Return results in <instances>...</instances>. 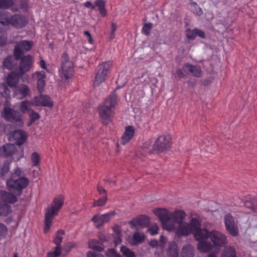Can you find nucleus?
<instances>
[{
    "instance_id": "nucleus-1",
    "label": "nucleus",
    "mask_w": 257,
    "mask_h": 257,
    "mask_svg": "<svg viewBox=\"0 0 257 257\" xmlns=\"http://www.w3.org/2000/svg\"><path fill=\"white\" fill-rule=\"evenodd\" d=\"M154 213L158 217L165 229L174 230L177 224L178 227L176 229V234L178 236H187L192 234L188 222L183 221L186 215L183 210H177L171 213L165 208H158L154 210Z\"/></svg>"
},
{
    "instance_id": "nucleus-2",
    "label": "nucleus",
    "mask_w": 257,
    "mask_h": 257,
    "mask_svg": "<svg viewBox=\"0 0 257 257\" xmlns=\"http://www.w3.org/2000/svg\"><path fill=\"white\" fill-rule=\"evenodd\" d=\"M24 172L22 168H16L14 172L11 174V176L7 180V186L10 192L17 195H21L23 190L29 185L30 181L28 178L23 175Z\"/></svg>"
},
{
    "instance_id": "nucleus-3",
    "label": "nucleus",
    "mask_w": 257,
    "mask_h": 257,
    "mask_svg": "<svg viewBox=\"0 0 257 257\" xmlns=\"http://www.w3.org/2000/svg\"><path fill=\"white\" fill-rule=\"evenodd\" d=\"M117 102V96L115 92H113L105 99L103 103L99 106V115L103 124H107L112 121Z\"/></svg>"
},
{
    "instance_id": "nucleus-4",
    "label": "nucleus",
    "mask_w": 257,
    "mask_h": 257,
    "mask_svg": "<svg viewBox=\"0 0 257 257\" xmlns=\"http://www.w3.org/2000/svg\"><path fill=\"white\" fill-rule=\"evenodd\" d=\"M64 203V197L62 195L55 197L52 204L49 206L45 212L44 232L47 233L49 232L53 220L56 216Z\"/></svg>"
},
{
    "instance_id": "nucleus-5",
    "label": "nucleus",
    "mask_w": 257,
    "mask_h": 257,
    "mask_svg": "<svg viewBox=\"0 0 257 257\" xmlns=\"http://www.w3.org/2000/svg\"><path fill=\"white\" fill-rule=\"evenodd\" d=\"M210 239L213 248L219 250L227 243V237L222 232L217 230H207L202 239Z\"/></svg>"
},
{
    "instance_id": "nucleus-6",
    "label": "nucleus",
    "mask_w": 257,
    "mask_h": 257,
    "mask_svg": "<svg viewBox=\"0 0 257 257\" xmlns=\"http://www.w3.org/2000/svg\"><path fill=\"white\" fill-rule=\"evenodd\" d=\"M74 68L73 62L69 60L66 53H63L61 56V65L59 69V75L62 79L69 80L73 75Z\"/></svg>"
},
{
    "instance_id": "nucleus-7",
    "label": "nucleus",
    "mask_w": 257,
    "mask_h": 257,
    "mask_svg": "<svg viewBox=\"0 0 257 257\" xmlns=\"http://www.w3.org/2000/svg\"><path fill=\"white\" fill-rule=\"evenodd\" d=\"M111 65V62H104L98 65L93 81L95 86H98L106 80Z\"/></svg>"
},
{
    "instance_id": "nucleus-8",
    "label": "nucleus",
    "mask_w": 257,
    "mask_h": 257,
    "mask_svg": "<svg viewBox=\"0 0 257 257\" xmlns=\"http://www.w3.org/2000/svg\"><path fill=\"white\" fill-rule=\"evenodd\" d=\"M171 139L170 136H160L155 142L153 146V150L158 153L166 152L171 146Z\"/></svg>"
},
{
    "instance_id": "nucleus-9",
    "label": "nucleus",
    "mask_w": 257,
    "mask_h": 257,
    "mask_svg": "<svg viewBox=\"0 0 257 257\" xmlns=\"http://www.w3.org/2000/svg\"><path fill=\"white\" fill-rule=\"evenodd\" d=\"M188 224L191 228V232L193 234L195 240L202 239L207 229L201 228L200 220L198 218L192 217Z\"/></svg>"
},
{
    "instance_id": "nucleus-10",
    "label": "nucleus",
    "mask_w": 257,
    "mask_h": 257,
    "mask_svg": "<svg viewBox=\"0 0 257 257\" xmlns=\"http://www.w3.org/2000/svg\"><path fill=\"white\" fill-rule=\"evenodd\" d=\"M2 116L7 120L18 123L19 125L23 124V120L21 113L13 109L5 106Z\"/></svg>"
},
{
    "instance_id": "nucleus-11",
    "label": "nucleus",
    "mask_w": 257,
    "mask_h": 257,
    "mask_svg": "<svg viewBox=\"0 0 257 257\" xmlns=\"http://www.w3.org/2000/svg\"><path fill=\"white\" fill-rule=\"evenodd\" d=\"M33 46L32 41L22 40L17 42L14 54L17 60H20L25 52L30 51Z\"/></svg>"
},
{
    "instance_id": "nucleus-12",
    "label": "nucleus",
    "mask_w": 257,
    "mask_h": 257,
    "mask_svg": "<svg viewBox=\"0 0 257 257\" xmlns=\"http://www.w3.org/2000/svg\"><path fill=\"white\" fill-rule=\"evenodd\" d=\"M224 224L227 231L232 236H236L238 234V227L235 224L234 218L229 213L224 216Z\"/></svg>"
},
{
    "instance_id": "nucleus-13",
    "label": "nucleus",
    "mask_w": 257,
    "mask_h": 257,
    "mask_svg": "<svg viewBox=\"0 0 257 257\" xmlns=\"http://www.w3.org/2000/svg\"><path fill=\"white\" fill-rule=\"evenodd\" d=\"M7 134L9 136L10 141H14V143L18 146L23 144L27 138L26 133L21 130H16L13 133Z\"/></svg>"
},
{
    "instance_id": "nucleus-14",
    "label": "nucleus",
    "mask_w": 257,
    "mask_h": 257,
    "mask_svg": "<svg viewBox=\"0 0 257 257\" xmlns=\"http://www.w3.org/2000/svg\"><path fill=\"white\" fill-rule=\"evenodd\" d=\"M31 90L28 86L25 84L18 85L13 90L14 97L18 99H23L30 95Z\"/></svg>"
},
{
    "instance_id": "nucleus-15",
    "label": "nucleus",
    "mask_w": 257,
    "mask_h": 257,
    "mask_svg": "<svg viewBox=\"0 0 257 257\" xmlns=\"http://www.w3.org/2000/svg\"><path fill=\"white\" fill-rule=\"evenodd\" d=\"M28 24L27 18L21 14H15L10 17V25L17 29L25 27Z\"/></svg>"
},
{
    "instance_id": "nucleus-16",
    "label": "nucleus",
    "mask_w": 257,
    "mask_h": 257,
    "mask_svg": "<svg viewBox=\"0 0 257 257\" xmlns=\"http://www.w3.org/2000/svg\"><path fill=\"white\" fill-rule=\"evenodd\" d=\"M114 214V212H110L102 215L96 214L93 217L92 220L94 222L95 227L100 228L104 223L109 221L110 217Z\"/></svg>"
},
{
    "instance_id": "nucleus-17",
    "label": "nucleus",
    "mask_w": 257,
    "mask_h": 257,
    "mask_svg": "<svg viewBox=\"0 0 257 257\" xmlns=\"http://www.w3.org/2000/svg\"><path fill=\"white\" fill-rule=\"evenodd\" d=\"M34 105L36 106H43L48 107H52L53 103L51 99V98L46 95H43L42 93L39 96H35L34 98Z\"/></svg>"
},
{
    "instance_id": "nucleus-18",
    "label": "nucleus",
    "mask_w": 257,
    "mask_h": 257,
    "mask_svg": "<svg viewBox=\"0 0 257 257\" xmlns=\"http://www.w3.org/2000/svg\"><path fill=\"white\" fill-rule=\"evenodd\" d=\"M20 59L21 61L19 72L23 75L25 72L30 70L32 64L33 58L31 55H28L23 56Z\"/></svg>"
},
{
    "instance_id": "nucleus-19",
    "label": "nucleus",
    "mask_w": 257,
    "mask_h": 257,
    "mask_svg": "<svg viewBox=\"0 0 257 257\" xmlns=\"http://www.w3.org/2000/svg\"><path fill=\"white\" fill-rule=\"evenodd\" d=\"M33 77L37 80V89L40 93H42L44 91V88L46 85L45 78L46 74L44 71L36 72Z\"/></svg>"
},
{
    "instance_id": "nucleus-20",
    "label": "nucleus",
    "mask_w": 257,
    "mask_h": 257,
    "mask_svg": "<svg viewBox=\"0 0 257 257\" xmlns=\"http://www.w3.org/2000/svg\"><path fill=\"white\" fill-rule=\"evenodd\" d=\"M23 75L20 72L12 71L7 77V84L11 88H15L18 85L20 78Z\"/></svg>"
},
{
    "instance_id": "nucleus-21",
    "label": "nucleus",
    "mask_w": 257,
    "mask_h": 257,
    "mask_svg": "<svg viewBox=\"0 0 257 257\" xmlns=\"http://www.w3.org/2000/svg\"><path fill=\"white\" fill-rule=\"evenodd\" d=\"M185 35L188 40H194L197 36L201 38H205V32L197 28L193 30L189 28L185 30Z\"/></svg>"
},
{
    "instance_id": "nucleus-22",
    "label": "nucleus",
    "mask_w": 257,
    "mask_h": 257,
    "mask_svg": "<svg viewBox=\"0 0 257 257\" xmlns=\"http://www.w3.org/2000/svg\"><path fill=\"white\" fill-rule=\"evenodd\" d=\"M16 151L15 146L13 144H6L0 147V156L8 158L12 156Z\"/></svg>"
},
{
    "instance_id": "nucleus-23",
    "label": "nucleus",
    "mask_w": 257,
    "mask_h": 257,
    "mask_svg": "<svg viewBox=\"0 0 257 257\" xmlns=\"http://www.w3.org/2000/svg\"><path fill=\"white\" fill-rule=\"evenodd\" d=\"M206 239L196 240L198 241L197 248L200 252L206 253L209 252L213 248L211 242L206 240Z\"/></svg>"
},
{
    "instance_id": "nucleus-24",
    "label": "nucleus",
    "mask_w": 257,
    "mask_h": 257,
    "mask_svg": "<svg viewBox=\"0 0 257 257\" xmlns=\"http://www.w3.org/2000/svg\"><path fill=\"white\" fill-rule=\"evenodd\" d=\"M0 9H10L13 12L19 11V8L14 0H0Z\"/></svg>"
},
{
    "instance_id": "nucleus-25",
    "label": "nucleus",
    "mask_w": 257,
    "mask_h": 257,
    "mask_svg": "<svg viewBox=\"0 0 257 257\" xmlns=\"http://www.w3.org/2000/svg\"><path fill=\"white\" fill-rule=\"evenodd\" d=\"M11 193L8 192L6 191H0V197L2 200L4 201L10 203H14L18 200L16 196L14 193L11 192Z\"/></svg>"
},
{
    "instance_id": "nucleus-26",
    "label": "nucleus",
    "mask_w": 257,
    "mask_h": 257,
    "mask_svg": "<svg viewBox=\"0 0 257 257\" xmlns=\"http://www.w3.org/2000/svg\"><path fill=\"white\" fill-rule=\"evenodd\" d=\"M244 205L246 208L257 213V197L247 196L244 200Z\"/></svg>"
},
{
    "instance_id": "nucleus-27",
    "label": "nucleus",
    "mask_w": 257,
    "mask_h": 257,
    "mask_svg": "<svg viewBox=\"0 0 257 257\" xmlns=\"http://www.w3.org/2000/svg\"><path fill=\"white\" fill-rule=\"evenodd\" d=\"M135 135V129L132 125L125 127V131L121 137V144L123 145L128 143Z\"/></svg>"
},
{
    "instance_id": "nucleus-28",
    "label": "nucleus",
    "mask_w": 257,
    "mask_h": 257,
    "mask_svg": "<svg viewBox=\"0 0 257 257\" xmlns=\"http://www.w3.org/2000/svg\"><path fill=\"white\" fill-rule=\"evenodd\" d=\"M146 236L143 232L137 231L134 233L130 240V243L134 246L138 245L143 242Z\"/></svg>"
},
{
    "instance_id": "nucleus-29",
    "label": "nucleus",
    "mask_w": 257,
    "mask_h": 257,
    "mask_svg": "<svg viewBox=\"0 0 257 257\" xmlns=\"http://www.w3.org/2000/svg\"><path fill=\"white\" fill-rule=\"evenodd\" d=\"M183 68L186 71L189 72L195 77H200L201 76L202 71L199 67L187 63L184 65Z\"/></svg>"
},
{
    "instance_id": "nucleus-30",
    "label": "nucleus",
    "mask_w": 257,
    "mask_h": 257,
    "mask_svg": "<svg viewBox=\"0 0 257 257\" xmlns=\"http://www.w3.org/2000/svg\"><path fill=\"white\" fill-rule=\"evenodd\" d=\"M34 105V99L33 101L24 100L18 104L19 110L23 113H28L32 109V106Z\"/></svg>"
},
{
    "instance_id": "nucleus-31",
    "label": "nucleus",
    "mask_w": 257,
    "mask_h": 257,
    "mask_svg": "<svg viewBox=\"0 0 257 257\" xmlns=\"http://www.w3.org/2000/svg\"><path fill=\"white\" fill-rule=\"evenodd\" d=\"M11 91L8 87V85L5 83L0 84V94L2 97L6 99V104L8 106L10 105L9 99L10 98Z\"/></svg>"
},
{
    "instance_id": "nucleus-32",
    "label": "nucleus",
    "mask_w": 257,
    "mask_h": 257,
    "mask_svg": "<svg viewBox=\"0 0 257 257\" xmlns=\"http://www.w3.org/2000/svg\"><path fill=\"white\" fill-rule=\"evenodd\" d=\"M10 162L8 161H5L0 168V176L3 179L11 176V173L10 172Z\"/></svg>"
},
{
    "instance_id": "nucleus-33",
    "label": "nucleus",
    "mask_w": 257,
    "mask_h": 257,
    "mask_svg": "<svg viewBox=\"0 0 257 257\" xmlns=\"http://www.w3.org/2000/svg\"><path fill=\"white\" fill-rule=\"evenodd\" d=\"M168 257H179L177 244L174 241L170 242L167 250Z\"/></svg>"
},
{
    "instance_id": "nucleus-34",
    "label": "nucleus",
    "mask_w": 257,
    "mask_h": 257,
    "mask_svg": "<svg viewBox=\"0 0 257 257\" xmlns=\"http://www.w3.org/2000/svg\"><path fill=\"white\" fill-rule=\"evenodd\" d=\"M194 247L190 244L184 245L181 252L180 257H194Z\"/></svg>"
},
{
    "instance_id": "nucleus-35",
    "label": "nucleus",
    "mask_w": 257,
    "mask_h": 257,
    "mask_svg": "<svg viewBox=\"0 0 257 257\" xmlns=\"http://www.w3.org/2000/svg\"><path fill=\"white\" fill-rule=\"evenodd\" d=\"M106 2L104 0H96L94 2L95 8L97 7L101 17L106 16L107 12L105 9Z\"/></svg>"
},
{
    "instance_id": "nucleus-36",
    "label": "nucleus",
    "mask_w": 257,
    "mask_h": 257,
    "mask_svg": "<svg viewBox=\"0 0 257 257\" xmlns=\"http://www.w3.org/2000/svg\"><path fill=\"white\" fill-rule=\"evenodd\" d=\"M10 17L9 12L0 11V23L5 26L9 25Z\"/></svg>"
},
{
    "instance_id": "nucleus-37",
    "label": "nucleus",
    "mask_w": 257,
    "mask_h": 257,
    "mask_svg": "<svg viewBox=\"0 0 257 257\" xmlns=\"http://www.w3.org/2000/svg\"><path fill=\"white\" fill-rule=\"evenodd\" d=\"M88 245L90 248L98 251H101L103 249V245L95 239L90 240Z\"/></svg>"
},
{
    "instance_id": "nucleus-38",
    "label": "nucleus",
    "mask_w": 257,
    "mask_h": 257,
    "mask_svg": "<svg viewBox=\"0 0 257 257\" xmlns=\"http://www.w3.org/2000/svg\"><path fill=\"white\" fill-rule=\"evenodd\" d=\"M221 257H236L235 248L230 246H227L223 251Z\"/></svg>"
},
{
    "instance_id": "nucleus-39",
    "label": "nucleus",
    "mask_w": 257,
    "mask_h": 257,
    "mask_svg": "<svg viewBox=\"0 0 257 257\" xmlns=\"http://www.w3.org/2000/svg\"><path fill=\"white\" fill-rule=\"evenodd\" d=\"M11 206L0 202V216H7L11 212Z\"/></svg>"
},
{
    "instance_id": "nucleus-40",
    "label": "nucleus",
    "mask_w": 257,
    "mask_h": 257,
    "mask_svg": "<svg viewBox=\"0 0 257 257\" xmlns=\"http://www.w3.org/2000/svg\"><path fill=\"white\" fill-rule=\"evenodd\" d=\"M120 251L124 257H136L135 252L131 250L126 246L122 245L120 247Z\"/></svg>"
},
{
    "instance_id": "nucleus-41",
    "label": "nucleus",
    "mask_w": 257,
    "mask_h": 257,
    "mask_svg": "<svg viewBox=\"0 0 257 257\" xmlns=\"http://www.w3.org/2000/svg\"><path fill=\"white\" fill-rule=\"evenodd\" d=\"M64 234V231L63 230H59L57 231V234L54 238V242L56 245V247H59L61 249V243L62 240V235Z\"/></svg>"
},
{
    "instance_id": "nucleus-42",
    "label": "nucleus",
    "mask_w": 257,
    "mask_h": 257,
    "mask_svg": "<svg viewBox=\"0 0 257 257\" xmlns=\"http://www.w3.org/2000/svg\"><path fill=\"white\" fill-rule=\"evenodd\" d=\"M28 114L30 118V121L28 123V126H30L33 122L38 120L40 117V114L34 111L33 109H32Z\"/></svg>"
},
{
    "instance_id": "nucleus-43",
    "label": "nucleus",
    "mask_w": 257,
    "mask_h": 257,
    "mask_svg": "<svg viewBox=\"0 0 257 257\" xmlns=\"http://www.w3.org/2000/svg\"><path fill=\"white\" fill-rule=\"evenodd\" d=\"M191 10L192 13L197 16H201L203 14L202 9L195 2H193L191 4Z\"/></svg>"
},
{
    "instance_id": "nucleus-44",
    "label": "nucleus",
    "mask_w": 257,
    "mask_h": 257,
    "mask_svg": "<svg viewBox=\"0 0 257 257\" xmlns=\"http://www.w3.org/2000/svg\"><path fill=\"white\" fill-rule=\"evenodd\" d=\"M13 59L12 57H8L3 61V66L5 68L12 70L13 69Z\"/></svg>"
},
{
    "instance_id": "nucleus-45",
    "label": "nucleus",
    "mask_w": 257,
    "mask_h": 257,
    "mask_svg": "<svg viewBox=\"0 0 257 257\" xmlns=\"http://www.w3.org/2000/svg\"><path fill=\"white\" fill-rule=\"evenodd\" d=\"M31 159L33 166L36 167L39 165L40 162V157L37 153H33L31 155Z\"/></svg>"
},
{
    "instance_id": "nucleus-46",
    "label": "nucleus",
    "mask_w": 257,
    "mask_h": 257,
    "mask_svg": "<svg viewBox=\"0 0 257 257\" xmlns=\"http://www.w3.org/2000/svg\"><path fill=\"white\" fill-rule=\"evenodd\" d=\"M8 35L5 30H0V46H4L7 43Z\"/></svg>"
},
{
    "instance_id": "nucleus-47",
    "label": "nucleus",
    "mask_w": 257,
    "mask_h": 257,
    "mask_svg": "<svg viewBox=\"0 0 257 257\" xmlns=\"http://www.w3.org/2000/svg\"><path fill=\"white\" fill-rule=\"evenodd\" d=\"M152 28L153 24L151 23H146L142 28V33L146 36H149Z\"/></svg>"
},
{
    "instance_id": "nucleus-48",
    "label": "nucleus",
    "mask_w": 257,
    "mask_h": 257,
    "mask_svg": "<svg viewBox=\"0 0 257 257\" xmlns=\"http://www.w3.org/2000/svg\"><path fill=\"white\" fill-rule=\"evenodd\" d=\"M107 199V195H105L104 196L100 198L98 200L94 201L93 202V206H103L106 202Z\"/></svg>"
},
{
    "instance_id": "nucleus-49",
    "label": "nucleus",
    "mask_w": 257,
    "mask_h": 257,
    "mask_svg": "<svg viewBox=\"0 0 257 257\" xmlns=\"http://www.w3.org/2000/svg\"><path fill=\"white\" fill-rule=\"evenodd\" d=\"M139 220V226H146L149 221V219L148 216H141L138 217Z\"/></svg>"
},
{
    "instance_id": "nucleus-50",
    "label": "nucleus",
    "mask_w": 257,
    "mask_h": 257,
    "mask_svg": "<svg viewBox=\"0 0 257 257\" xmlns=\"http://www.w3.org/2000/svg\"><path fill=\"white\" fill-rule=\"evenodd\" d=\"M61 253V249L59 247H55L53 251L47 253V257H58Z\"/></svg>"
},
{
    "instance_id": "nucleus-51",
    "label": "nucleus",
    "mask_w": 257,
    "mask_h": 257,
    "mask_svg": "<svg viewBox=\"0 0 257 257\" xmlns=\"http://www.w3.org/2000/svg\"><path fill=\"white\" fill-rule=\"evenodd\" d=\"M8 232V229L7 226L0 223V240L6 237Z\"/></svg>"
},
{
    "instance_id": "nucleus-52",
    "label": "nucleus",
    "mask_w": 257,
    "mask_h": 257,
    "mask_svg": "<svg viewBox=\"0 0 257 257\" xmlns=\"http://www.w3.org/2000/svg\"><path fill=\"white\" fill-rule=\"evenodd\" d=\"M19 9H21L24 11H27L29 8V3L28 0H20L19 2Z\"/></svg>"
},
{
    "instance_id": "nucleus-53",
    "label": "nucleus",
    "mask_w": 257,
    "mask_h": 257,
    "mask_svg": "<svg viewBox=\"0 0 257 257\" xmlns=\"http://www.w3.org/2000/svg\"><path fill=\"white\" fill-rule=\"evenodd\" d=\"M106 255L107 257H122L119 253L113 248L108 249L106 252Z\"/></svg>"
},
{
    "instance_id": "nucleus-54",
    "label": "nucleus",
    "mask_w": 257,
    "mask_h": 257,
    "mask_svg": "<svg viewBox=\"0 0 257 257\" xmlns=\"http://www.w3.org/2000/svg\"><path fill=\"white\" fill-rule=\"evenodd\" d=\"M117 28V25L114 23L111 24V30L109 34V39L112 40L115 36V33Z\"/></svg>"
},
{
    "instance_id": "nucleus-55",
    "label": "nucleus",
    "mask_w": 257,
    "mask_h": 257,
    "mask_svg": "<svg viewBox=\"0 0 257 257\" xmlns=\"http://www.w3.org/2000/svg\"><path fill=\"white\" fill-rule=\"evenodd\" d=\"M159 227L157 225H154L150 227L148 229V231L150 234L154 236L158 233Z\"/></svg>"
},
{
    "instance_id": "nucleus-56",
    "label": "nucleus",
    "mask_w": 257,
    "mask_h": 257,
    "mask_svg": "<svg viewBox=\"0 0 257 257\" xmlns=\"http://www.w3.org/2000/svg\"><path fill=\"white\" fill-rule=\"evenodd\" d=\"M87 257H104L102 254L93 251L87 252Z\"/></svg>"
},
{
    "instance_id": "nucleus-57",
    "label": "nucleus",
    "mask_w": 257,
    "mask_h": 257,
    "mask_svg": "<svg viewBox=\"0 0 257 257\" xmlns=\"http://www.w3.org/2000/svg\"><path fill=\"white\" fill-rule=\"evenodd\" d=\"M129 224L131 225L132 228L136 227L137 226H139V220L138 219V217L133 218L132 220L130 221Z\"/></svg>"
},
{
    "instance_id": "nucleus-58",
    "label": "nucleus",
    "mask_w": 257,
    "mask_h": 257,
    "mask_svg": "<svg viewBox=\"0 0 257 257\" xmlns=\"http://www.w3.org/2000/svg\"><path fill=\"white\" fill-rule=\"evenodd\" d=\"M84 6L85 7L90 9L91 10H93L95 9V6L92 4L91 2L90 1H87L84 4Z\"/></svg>"
},
{
    "instance_id": "nucleus-59",
    "label": "nucleus",
    "mask_w": 257,
    "mask_h": 257,
    "mask_svg": "<svg viewBox=\"0 0 257 257\" xmlns=\"http://www.w3.org/2000/svg\"><path fill=\"white\" fill-rule=\"evenodd\" d=\"M97 191L99 192V194L102 195L104 194L105 195L106 194V191L102 188L101 186H100L99 184L97 185Z\"/></svg>"
},
{
    "instance_id": "nucleus-60",
    "label": "nucleus",
    "mask_w": 257,
    "mask_h": 257,
    "mask_svg": "<svg viewBox=\"0 0 257 257\" xmlns=\"http://www.w3.org/2000/svg\"><path fill=\"white\" fill-rule=\"evenodd\" d=\"M114 242L115 245H117L121 242V235H116L114 237Z\"/></svg>"
},
{
    "instance_id": "nucleus-61",
    "label": "nucleus",
    "mask_w": 257,
    "mask_h": 257,
    "mask_svg": "<svg viewBox=\"0 0 257 257\" xmlns=\"http://www.w3.org/2000/svg\"><path fill=\"white\" fill-rule=\"evenodd\" d=\"M39 64H40L41 67L42 69H43L44 70H46L47 71H48V69H47V66H46V62H45L44 60L41 59V60L40 61Z\"/></svg>"
},
{
    "instance_id": "nucleus-62",
    "label": "nucleus",
    "mask_w": 257,
    "mask_h": 257,
    "mask_svg": "<svg viewBox=\"0 0 257 257\" xmlns=\"http://www.w3.org/2000/svg\"><path fill=\"white\" fill-rule=\"evenodd\" d=\"M177 75L182 78H184L186 76V75L183 73L182 70L178 69L176 71Z\"/></svg>"
},
{
    "instance_id": "nucleus-63",
    "label": "nucleus",
    "mask_w": 257,
    "mask_h": 257,
    "mask_svg": "<svg viewBox=\"0 0 257 257\" xmlns=\"http://www.w3.org/2000/svg\"><path fill=\"white\" fill-rule=\"evenodd\" d=\"M158 244L159 242L156 240H152L150 242V245L153 247H157L158 246Z\"/></svg>"
},
{
    "instance_id": "nucleus-64",
    "label": "nucleus",
    "mask_w": 257,
    "mask_h": 257,
    "mask_svg": "<svg viewBox=\"0 0 257 257\" xmlns=\"http://www.w3.org/2000/svg\"><path fill=\"white\" fill-rule=\"evenodd\" d=\"M113 229L114 231L116 233V235H121V229L119 226H115Z\"/></svg>"
}]
</instances>
